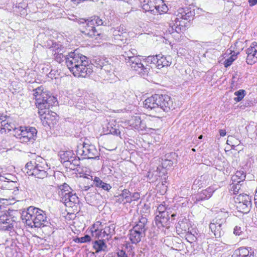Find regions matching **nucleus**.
I'll use <instances>...</instances> for the list:
<instances>
[{
	"label": "nucleus",
	"instance_id": "nucleus-24",
	"mask_svg": "<svg viewBox=\"0 0 257 257\" xmlns=\"http://www.w3.org/2000/svg\"><path fill=\"white\" fill-rule=\"evenodd\" d=\"M215 190L213 188L209 187L198 193L195 196L196 202L208 200L213 195Z\"/></svg>",
	"mask_w": 257,
	"mask_h": 257
},
{
	"label": "nucleus",
	"instance_id": "nucleus-4",
	"mask_svg": "<svg viewBox=\"0 0 257 257\" xmlns=\"http://www.w3.org/2000/svg\"><path fill=\"white\" fill-rule=\"evenodd\" d=\"M77 23L80 25V31L84 35L89 38L97 40L101 39L103 34L99 29H97L95 26H110L111 24L104 17L100 18L97 16H93L88 19L80 18Z\"/></svg>",
	"mask_w": 257,
	"mask_h": 257
},
{
	"label": "nucleus",
	"instance_id": "nucleus-6",
	"mask_svg": "<svg viewBox=\"0 0 257 257\" xmlns=\"http://www.w3.org/2000/svg\"><path fill=\"white\" fill-rule=\"evenodd\" d=\"M21 217L26 225L31 228H40L46 226L47 215L42 209L33 206L29 207L27 210L23 211Z\"/></svg>",
	"mask_w": 257,
	"mask_h": 257
},
{
	"label": "nucleus",
	"instance_id": "nucleus-1",
	"mask_svg": "<svg viewBox=\"0 0 257 257\" xmlns=\"http://www.w3.org/2000/svg\"><path fill=\"white\" fill-rule=\"evenodd\" d=\"M35 99V104L38 109V113L44 126L50 128L57 124L59 116L50 108L58 103L57 98L51 95L50 92L44 91L42 86L33 90Z\"/></svg>",
	"mask_w": 257,
	"mask_h": 257
},
{
	"label": "nucleus",
	"instance_id": "nucleus-29",
	"mask_svg": "<svg viewBox=\"0 0 257 257\" xmlns=\"http://www.w3.org/2000/svg\"><path fill=\"white\" fill-rule=\"evenodd\" d=\"M1 126L3 127H5L6 130H8V132L13 131V135H16V130L20 128V126L18 127H16V125L9 121V119L7 120L6 121H1Z\"/></svg>",
	"mask_w": 257,
	"mask_h": 257
},
{
	"label": "nucleus",
	"instance_id": "nucleus-28",
	"mask_svg": "<svg viewBox=\"0 0 257 257\" xmlns=\"http://www.w3.org/2000/svg\"><path fill=\"white\" fill-rule=\"evenodd\" d=\"M147 222L148 219L145 217L141 216L133 227L134 229H137L146 233V231L148 229V227L146 226Z\"/></svg>",
	"mask_w": 257,
	"mask_h": 257
},
{
	"label": "nucleus",
	"instance_id": "nucleus-38",
	"mask_svg": "<svg viewBox=\"0 0 257 257\" xmlns=\"http://www.w3.org/2000/svg\"><path fill=\"white\" fill-rule=\"evenodd\" d=\"M80 159H81V157L77 155L73 160L70 161L71 163H70L68 167L71 170H75L76 167L80 166Z\"/></svg>",
	"mask_w": 257,
	"mask_h": 257
},
{
	"label": "nucleus",
	"instance_id": "nucleus-22",
	"mask_svg": "<svg viewBox=\"0 0 257 257\" xmlns=\"http://www.w3.org/2000/svg\"><path fill=\"white\" fill-rule=\"evenodd\" d=\"M128 124L132 127L138 131H148L149 128H148L146 123L141 120L140 116H134L128 120Z\"/></svg>",
	"mask_w": 257,
	"mask_h": 257
},
{
	"label": "nucleus",
	"instance_id": "nucleus-41",
	"mask_svg": "<svg viewBox=\"0 0 257 257\" xmlns=\"http://www.w3.org/2000/svg\"><path fill=\"white\" fill-rule=\"evenodd\" d=\"M177 154L175 152H171L165 155L164 158L166 159L171 160L174 163H176Z\"/></svg>",
	"mask_w": 257,
	"mask_h": 257
},
{
	"label": "nucleus",
	"instance_id": "nucleus-2",
	"mask_svg": "<svg viewBox=\"0 0 257 257\" xmlns=\"http://www.w3.org/2000/svg\"><path fill=\"white\" fill-rule=\"evenodd\" d=\"M66 65L74 76L86 77L93 72L94 65L89 62L86 56L75 50L67 57Z\"/></svg>",
	"mask_w": 257,
	"mask_h": 257
},
{
	"label": "nucleus",
	"instance_id": "nucleus-31",
	"mask_svg": "<svg viewBox=\"0 0 257 257\" xmlns=\"http://www.w3.org/2000/svg\"><path fill=\"white\" fill-rule=\"evenodd\" d=\"M115 225L114 224H111L109 226H106L103 228V233L106 235V239L109 240L112 236L115 233Z\"/></svg>",
	"mask_w": 257,
	"mask_h": 257
},
{
	"label": "nucleus",
	"instance_id": "nucleus-64",
	"mask_svg": "<svg viewBox=\"0 0 257 257\" xmlns=\"http://www.w3.org/2000/svg\"><path fill=\"white\" fill-rule=\"evenodd\" d=\"M106 257H116L115 254H113L112 253H108Z\"/></svg>",
	"mask_w": 257,
	"mask_h": 257
},
{
	"label": "nucleus",
	"instance_id": "nucleus-36",
	"mask_svg": "<svg viewBox=\"0 0 257 257\" xmlns=\"http://www.w3.org/2000/svg\"><path fill=\"white\" fill-rule=\"evenodd\" d=\"M106 62L104 60L100 59H96L95 62V66L97 68H99L101 69H106V67H111L110 64H106Z\"/></svg>",
	"mask_w": 257,
	"mask_h": 257
},
{
	"label": "nucleus",
	"instance_id": "nucleus-21",
	"mask_svg": "<svg viewBox=\"0 0 257 257\" xmlns=\"http://www.w3.org/2000/svg\"><path fill=\"white\" fill-rule=\"evenodd\" d=\"M84 177L90 181H93V186L99 188H101L104 191H109L111 188V186L110 184L104 182L98 177L95 176L93 179L92 176L85 174Z\"/></svg>",
	"mask_w": 257,
	"mask_h": 257
},
{
	"label": "nucleus",
	"instance_id": "nucleus-17",
	"mask_svg": "<svg viewBox=\"0 0 257 257\" xmlns=\"http://www.w3.org/2000/svg\"><path fill=\"white\" fill-rule=\"evenodd\" d=\"M238 201L237 207L240 209V211L243 213H247L249 211L251 206V197L247 194H240L236 198Z\"/></svg>",
	"mask_w": 257,
	"mask_h": 257
},
{
	"label": "nucleus",
	"instance_id": "nucleus-8",
	"mask_svg": "<svg viewBox=\"0 0 257 257\" xmlns=\"http://www.w3.org/2000/svg\"><path fill=\"white\" fill-rule=\"evenodd\" d=\"M121 57H122L121 59L122 60L124 59L126 65L130 66L133 70L136 71L141 76L148 75L149 68L145 67L140 58L138 56L133 55L130 50L125 52Z\"/></svg>",
	"mask_w": 257,
	"mask_h": 257
},
{
	"label": "nucleus",
	"instance_id": "nucleus-13",
	"mask_svg": "<svg viewBox=\"0 0 257 257\" xmlns=\"http://www.w3.org/2000/svg\"><path fill=\"white\" fill-rule=\"evenodd\" d=\"M15 211L9 210L7 212L0 214V230L11 231L14 228L17 218L13 216Z\"/></svg>",
	"mask_w": 257,
	"mask_h": 257
},
{
	"label": "nucleus",
	"instance_id": "nucleus-42",
	"mask_svg": "<svg viewBox=\"0 0 257 257\" xmlns=\"http://www.w3.org/2000/svg\"><path fill=\"white\" fill-rule=\"evenodd\" d=\"M90 240L91 237L89 235L86 234L83 237L77 238L75 240V242L78 243H85L89 242Z\"/></svg>",
	"mask_w": 257,
	"mask_h": 257
},
{
	"label": "nucleus",
	"instance_id": "nucleus-30",
	"mask_svg": "<svg viewBox=\"0 0 257 257\" xmlns=\"http://www.w3.org/2000/svg\"><path fill=\"white\" fill-rule=\"evenodd\" d=\"M254 254L253 250L250 247H240L237 250H235V253L237 256H242V255H248L250 254Z\"/></svg>",
	"mask_w": 257,
	"mask_h": 257
},
{
	"label": "nucleus",
	"instance_id": "nucleus-61",
	"mask_svg": "<svg viewBox=\"0 0 257 257\" xmlns=\"http://www.w3.org/2000/svg\"><path fill=\"white\" fill-rule=\"evenodd\" d=\"M236 76H237V75ZM236 81H237V82L242 83L243 82L242 77H240V76H238V77H236Z\"/></svg>",
	"mask_w": 257,
	"mask_h": 257
},
{
	"label": "nucleus",
	"instance_id": "nucleus-63",
	"mask_svg": "<svg viewBox=\"0 0 257 257\" xmlns=\"http://www.w3.org/2000/svg\"><path fill=\"white\" fill-rule=\"evenodd\" d=\"M238 257H254V254H251V252H250V254L248 255H242V256H238Z\"/></svg>",
	"mask_w": 257,
	"mask_h": 257
},
{
	"label": "nucleus",
	"instance_id": "nucleus-7",
	"mask_svg": "<svg viewBox=\"0 0 257 257\" xmlns=\"http://www.w3.org/2000/svg\"><path fill=\"white\" fill-rule=\"evenodd\" d=\"M50 169L45 160L40 158L36 161L28 162L24 168V172L29 176H33L38 179H44L47 177Z\"/></svg>",
	"mask_w": 257,
	"mask_h": 257
},
{
	"label": "nucleus",
	"instance_id": "nucleus-54",
	"mask_svg": "<svg viewBox=\"0 0 257 257\" xmlns=\"http://www.w3.org/2000/svg\"><path fill=\"white\" fill-rule=\"evenodd\" d=\"M18 7L19 9L21 8L23 10H24L27 7V4L25 3H19L18 6H16Z\"/></svg>",
	"mask_w": 257,
	"mask_h": 257
},
{
	"label": "nucleus",
	"instance_id": "nucleus-58",
	"mask_svg": "<svg viewBox=\"0 0 257 257\" xmlns=\"http://www.w3.org/2000/svg\"><path fill=\"white\" fill-rule=\"evenodd\" d=\"M243 43L241 41H238L237 42H236V43L234 44V46L236 47H239L240 45H241L242 46Z\"/></svg>",
	"mask_w": 257,
	"mask_h": 257
},
{
	"label": "nucleus",
	"instance_id": "nucleus-47",
	"mask_svg": "<svg viewBox=\"0 0 257 257\" xmlns=\"http://www.w3.org/2000/svg\"><path fill=\"white\" fill-rule=\"evenodd\" d=\"M243 232L241 227L239 226L236 225L233 229V234L236 236H239Z\"/></svg>",
	"mask_w": 257,
	"mask_h": 257
},
{
	"label": "nucleus",
	"instance_id": "nucleus-56",
	"mask_svg": "<svg viewBox=\"0 0 257 257\" xmlns=\"http://www.w3.org/2000/svg\"><path fill=\"white\" fill-rule=\"evenodd\" d=\"M248 3L250 6H253L257 4V0H249Z\"/></svg>",
	"mask_w": 257,
	"mask_h": 257
},
{
	"label": "nucleus",
	"instance_id": "nucleus-62",
	"mask_svg": "<svg viewBox=\"0 0 257 257\" xmlns=\"http://www.w3.org/2000/svg\"><path fill=\"white\" fill-rule=\"evenodd\" d=\"M130 51L132 53L133 55L135 56L137 54V51L135 49H132L131 50H130Z\"/></svg>",
	"mask_w": 257,
	"mask_h": 257
},
{
	"label": "nucleus",
	"instance_id": "nucleus-49",
	"mask_svg": "<svg viewBox=\"0 0 257 257\" xmlns=\"http://www.w3.org/2000/svg\"><path fill=\"white\" fill-rule=\"evenodd\" d=\"M233 61L234 59L232 58V57L225 59L223 63L224 67L227 68L228 67L230 66L232 64Z\"/></svg>",
	"mask_w": 257,
	"mask_h": 257
},
{
	"label": "nucleus",
	"instance_id": "nucleus-35",
	"mask_svg": "<svg viewBox=\"0 0 257 257\" xmlns=\"http://www.w3.org/2000/svg\"><path fill=\"white\" fill-rule=\"evenodd\" d=\"M73 151H61L59 153V156L61 159V161L62 162L63 161L64 163H65L66 161L68 160L69 157H70V156H72Z\"/></svg>",
	"mask_w": 257,
	"mask_h": 257
},
{
	"label": "nucleus",
	"instance_id": "nucleus-3",
	"mask_svg": "<svg viewBox=\"0 0 257 257\" xmlns=\"http://www.w3.org/2000/svg\"><path fill=\"white\" fill-rule=\"evenodd\" d=\"M144 106L151 116L162 115V112H168L173 108V101L170 96L166 94H155L147 98L143 102Z\"/></svg>",
	"mask_w": 257,
	"mask_h": 257
},
{
	"label": "nucleus",
	"instance_id": "nucleus-39",
	"mask_svg": "<svg viewBox=\"0 0 257 257\" xmlns=\"http://www.w3.org/2000/svg\"><path fill=\"white\" fill-rule=\"evenodd\" d=\"M158 6L159 7V9H158L159 10L158 11V10L156 9L154 14L157 13L161 14V13H165L168 10L167 6L165 4H163V2L162 1L161 2H158Z\"/></svg>",
	"mask_w": 257,
	"mask_h": 257
},
{
	"label": "nucleus",
	"instance_id": "nucleus-10",
	"mask_svg": "<svg viewBox=\"0 0 257 257\" xmlns=\"http://www.w3.org/2000/svg\"><path fill=\"white\" fill-rule=\"evenodd\" d=\"M58 195L60 201L69 207H73L79 203V199L76 193L72 192V189L66 183L58 186Z\"/></svg>",
	"mask_w": 257,
	"mask_h": 257
},
{
	"label": "nucleus",
	"instance_id": "nucleus-51",
	"mask_svg": "<svg viewBox=\"0 0 257 257\" xmlns=\"http://www.w3.org/2000/svg\"><path fill=\"white\" fill-rule=\"evenodd\" d=\"M92 196H93L94 197V194H91L90 193H87L85 197V200L88 204H91L92 202L91 201V199L90 198Z\"/></svg>",
	"mask_w": 257,
	"mask_h": 257
},
{
	"label": "nucleus",
	"instance_id": "nucleus-18",
	"mask_svg": "<svg viewBox=\"0 0 257 257\" xmlns=\"http://www.w3.org/2000/svg\"><path fill=\"white\" fill-rule=\"evenodd\" d=\"M109 33L112 35L113 38L116 43H118L119 41L123 42L126 40L127 30L123 25H120L116 28H111Z\"/></svg>",
	"mask_w": 257,
	"mask_h": 257
},
{
	"label": "nucleus",
	"instance_id": "nucleus-5",
	"mask_svg": "<svg viewBox=\"0 0 257 257\" xmlns=\"http://www.w3.org/2000/svg\"><path fill=\"white\" fill-rule=\"evenodd\" d=\"M195 13L188 9L171 18L166 34H170L176 40H179L181 33L188 28L189 22L193 19Z\"/></svg>",
	"mask_w": 257,
	"mask_h": 257
},
{
	"label": "nucleus",
	"instance_id": "nucleus-48",
	"mask_svg": "<svg viewBox=\"0 0 257 257\" xmlns=\"http://www.w3.org/2000/svg\"><path fill=\"white\" fill-rule=\"evenodd\" d=\"M186 236H187L186 238L188 240L190 239V242L195 241L197 239V238L194 235V234H193L191 231H188Z\"/></svg>",
	"mask_w": 257,
	"mask_h": 257
},
{
	"label": "nucleus",
	"instance_id": "nucleus-23",
	"mask_svg": "<svg viewBox=\"0 0 257 257\" xmlns=\"http://www.w3.org/2000/svg\"><path fill=\"white\" fill-rule=\"evenodd\" d=\"M162 0H144L142 4V9L146 12L154 14L155 10H159L158 6V2H161Z\"/></svg>",
	"mask_w": 257,
	"mask_h": 257
},
{
	"label": "nucleus",
	"instance_id": "nucleus-14",
	"mask_svg": "<svg viewBox=\"0 0 257 257\" xmlns=\"http://www.w3.org/2000/svg\"><path fill=\"white\" fill-rule=\"evenodd\" d=\"M52 48L54 51L53 56L54 59L60 63L64 60L66 63L67 57H68L70 52H66V49L61 44L56 43H53Z\"/></svg>",
	"mask_w": 257,
	"mask_h": 257
},
{
	"label": "nucleus",
	"instance_id": "nucleus-12",
	"mask_svg": "<svg viewBox=\"0 0 257 257\" xmlns=\"http://www.w3.org/2000/svg\"><path fill=\"white\" fill-rule=\"evenodd\" d=\"M146 65L145 67L150 68H157L161 69L164 67L169 66L172 63V58L170 56H164L162 54L149 56L146 58Z\"/></svg>",
	"mask_w": 257,
	"mask_h": 257
},
{
	"label": "nucleus",
	"instance_id": "nucleus-53",
	"mask_svg": "<svg viewBox=\"0 0 257 257\" xmlns=\"http://www.w3.org/2000/svg\"><path fill=\"white\" fill-rule=\"evenodd\" d=\"M117 257H128L125 251L121 250L117 252Z\"/></svg>",
	"mask_w": 257,
	"mask_h": 257
},
{
	"label": "nucleus",
	"instance_id": "nucleus-19",
	"mask_svg": "<svg viewBox=\"0 0 257 257\" xmlns=\"http://www.w3.org/2000/svg\"><path fill=\"white\" fill-rule=\"evenodd\" d=\"M155 223L158 228H169L170 221V213L164 212L161 215H157L154 219Z\"/></svg>",
	"mask_w": 257,
	"mask_h": 257
},
{
	"label": "nucleus",
	"instance_id": "nucleus-16",
	"mask_svg": "<svg viewBox=\"0 0 257 257\" xmlns=\"http://www.w3.org/2000/svg\"><path fill=\"white\" fill-rule=\"evenodd\" d=\"M16 181H10L4 176H0V189L8 191L14 195L19 193V187Z\"/></svg>",
	"mask_w": 257,
	"mask_h": 257
},
{
	"label": "nucleus",
	"instance_id": "nucleus-32",
	"mask_svg": "<svg viewBox=\"0 0 257 257\" xmlns=\"http://www.w3.org/2000/svg\"><path fill=\"white\" fill-rule=\"evenodd\" d=\"M246 177L245 173L243 171H237L231 179L233 182H237L238 183L242 182L245 180Z\"/></svg>",
	"mask_w": 257,
	"mask_h": 257
},
{
	"label": "nucleus",
	"instance_id": "nucleus-34",
	"mask_svg": "<svg viewBox=\"0 0 257 257\" xmlns=\"http://www.w3.org/2000/svg\"><path fill=\"white\" fill-rule=\"evenodd\" d=\"M118 126L113 125L112 123H108L107 126L106 134H112L113 135H118L120 134L119 130L118 129Z\"/></svg>",
	"mask_w": 257,
	"mask_h": 257
},
{
	"label": "nucleus",
	"instance_id": "nucleus-25",
	"mask_svg": "<svg viewBox=\"0 0 257 257\" xmlns=\"http://www.w3.org/2000/svg\"><path fill=\"white\" fill-rule=\"evenodd\" d=\"M131 194V193L128 189H124L122 191L121 194L114 196L113 199L115 202L119 204L123 203L124 200H125V202L124 203H131L132 201V199L130 197Z\"/></svg>",
	"mask_w": 257,
	"mask_h": 257
},
{
	"label": "nucleus",
	"instance_id": "nucleus-43",
	"mask_svg": "<svg viewBox=\"0 0 257 257\" xmlns=\"http://www.w3.org/2000/svg\"><path fill=\"white\" fill-rule=\"evenodd\" d=\"M240 183H238L237 182L236 183H232V186L231 188V191H232L233 193L234 194H238L239 193V190L240 189L241 185Z\"/></svg>",
	"mask_w": 257,
	"mask_h": 257
},
{
	"label": "nucleus",
	"instance_id": "nucleus-40",
	"mask_svg": "<svg viewBox=\"0 0 257 257\" xmlns=\"http://www.w3.org/2000/svg\"><path fill=\"white\" fill-rule=\"evenodd\" d=\"M174 163L171 160L164 158V159H162V167L166 170H168L173 166Z\"/></svg>",
	"mask_w": 257,
	"mask_h": 257
},
{
	"label": "nucleus",
	"instance_id": "nucleus-26",
	"mask_svg": "<svg viewBox=\"0 0 257 257\" xmlns=\"http://www.w3.org/2000/svg\"><path fill=\"white\" fill-rule=\"evenodd\" d=\"M145 234V233L133 227L130 230L129 238L132 243L137 244L141 241L142 237Z\"/></svg>",
	"mask_w": 257,
	"mask_h": 257
},
{
	"label": "nucleus",
	"instance_id": "nucleus-15",
	"mask_svg": "<svg viewBox=\"0 0 257 257\" xmlns=\"http://www.w3.org/2000/svg\"><path fill=\"white\" fill-rule=\"evenodd\" d=\"M225 219L216 218L209 224V228L216 238H221L224 234V226Z\"/></svg>",
	"mask_w": 257,
	"mask_h": 257
},
{
	"label": "nucleus",
	"instance_id": "nucleus-46",
	"mask_svg": "<svg viewBox=\"0 0 257 257\" xmlns=\"http://www.w3.org/2000/svg\"><path fill=\"white\" fill-rule=\"evenodd\" d=\"M92 183H90L88 181L87 182V185L79 186V188L82 191H87L91 187L93 186V181H91Z\"/></svg>",
	"mask_w": 257,
	"mask_h": 257
},
{
	"label": "nucleus",
	"instance_id": "nucleus-59",
	"mask_svg": "<svg viewBox=\"0 0 257 257\" xmlns=\"http://www.w3.org/2000/svg\"><path fill=\"white\" fill-rule=\"evenodd\" d=\"M99 229L101 230V239L102 238H104V237H106V235H105V234H104V233H103V229L102 228H99Z\"/></svg>",
	"mask_w": 257,
	"mask_h": 257
},
{
	"label": "nucleus",
	"instance_id": "nucleus-57",
	"mask_svg": "<svg viewBox=\"0 0 257 257\" xmlns=\"http://www.w3.org/2000/svg\"><path fill=\"white\" fill-rule=\"evenodd\" d=\"M0 126H1L0 125ZM2 127H0V133L1 134H6V131H7V130H6V128L5 127H3L2 126Z\"/></svg>",
	"mask_w": 257,
	"mask_h": 257
},
{
	"label": "nucleus",
	"instance_id": "nucleus-52",
	"mask_svg": "<svg viewBox=\"0 0 257 257\" xmlns=\"http://www.w3.org/2000/svg\"><path fill=\"white\" fill-rule=\"evenodd\" d=\"M70 157H69V159H68V160H67L65 162V165L67 166H69V165H70V163H71L70 161L73 160L76 157V156L75 155V154L73 152V155L72 156H70Z\"/></svg>",
	"mask_w": 257,
	"mask_h": 257
},
{
	"label": "nucleus",
	"instance_id": "nucleus-60",
	"mask_svg": "<svg viewBox=\"0 0 257 257\" xmlns=\"http://www.w3.org/2000/svg\"><path fill=\"white\" fill-rule=\"evenodd\" d=\"M170 215H171V221L174 220L175 219V217L176 216V214L175 213H173L171 214V212H170Z\"/></svg>",
	"mask_w": 257,
	"mask_h": 257
},
{
	"label": "nucleus",
	"instance_id": "nucleus-11",
	"mask_svg": "<svg viewBox=\"0 0 257 257\" xmlns=\"http://www.w3.org/2000/svg\"><path fill=\"white\" fill-rule=\"evenodd\" d=\"M14 136L22 143L27 145L33 144L37 138V130L34 127L30 126H20V128L16 130Z\"/></svg>",
	"mask_w": 257,
	"mask_h": 257
},
{
	"label": "nucleus",
	"instance_id": "nucleus-45",
	"mask_svg": "<svg viewBox=\"0 0 257 257\" xmlns=\"http://www.w3.org/2000/svg\"><path fill=\"white\" fill-rule=\"evenodd\" d=\"M157 210L158 212V215H161L164 212H168L169 213L171 212L170 208L167 209L163 205H159Z\"/></svg>",
	"mask_w": 257,
	"mask_h": 257
},
{
	"label": "nucleus",
	"instance_id": "nucleus-37",
	"mask_svg": "<svg viewBox=\"0 0 257 257\" xmlns=\"http://www.w3.org/2000/svg\"><path fill=\"white\" fill-rule=\"evenodd\" d=\"M234 94L236 96V97L233 98V100L236 102L240 101L244 97L245 95V91L243 89H240L234 92Z\"/></svg>",
	"mask_w": 257,
	"mask_h": 257
},
{
	"label": "nucleus",
	"instance_id": "nucleus-44",
	"mask_svg": "<svg viewBox=\"0 0 257 257\" xmlns=\"http://www.w3.org/2000/svg\"><path fill=\"white\" fill-rule=\"evenodd\" d=\"M237 74L235 73L234 74L232 75V77L231 79L230 88L233 89H235L237 88V83L236 81V76Z\"/></svg>",
	"mask_w": 257,
	"mask_h": 257
},
{
	"label": "nucleus",
	"instance_id": "nucleus-9",
	"mask_svg": "<svg viewBox=\"0 0 257 257\" xmlns=\"http://www.w3.org/2000/svg\"><path fill=\"white\" fill-rule=\"evenodd\" d=\"M77 155L81 159L99 160L100 154L95 146L90 143L89 141L84 138L82 143L77 145Z\"/></svg>",
	"mask_w": 257,
	"mask_h": 257
},
{
	"label": "nucleus",
	"instance_id": "nucleus-55",
	"mask_svg": "<svg viewBox=\"0 0 257 257\" xmlns=\"http://www.w3.org/2000/svg\"><path fill=\"white\" fill-rule=\"evenodd\" d=\"M219 133L221 137H224L226 134L225 130L224 129L219 130Z\"/></svg>",
	"mask_w": 257,
	"mask_h": 257
},
{
	"label": "nucleus",
	"instance_id": "nucleus-20",
	"mask_svg": "<svg viewBox=\"0 0 257 257\" xmlns=\"http://www.w3.org/2000/svg\"><path fill=\"white\" fill-rule=\"evenodd\" d=\"M247 55L246 62L249 65H252L257 62V43L253 42L246 51Z\"/></svg>",
	"mask_w": 257,
	"mask_h": 257
},
{
	"label": "nucleus",
	"instance_id": "nucleus-50",
	"mask_svg": "<svg viewBox=\"0 0 257 257\" xmlns=\"http://www.w3.org/2000/svg\"><path fill=\"white\" fill-rule=\"evenodd\" d=\"M131 199H132V201L133 200H137L140 198V194L138 192H135L130 196Z\"/></svg>",
	"mask_w": 257,
	"mask_h": 257
},
{
	"label": "nucleus",
	"instance_id": "nucleus-33",
	"mask_svg": "<svg viewBox=\"0 0 257 257\" xmlns=\"http://www.w3.org/2000/svg\"><path fill=\"white\" fill-rule=\"evenodd\" d=\"M99 225H101V223L99 221L97 222L96 223L94 224L92 227L90 229L91 235L92 237L95 238H97L98 239L101 237V230L99 229L98 227L96 228V226Z\"/></svg>",
	"mask_w": 257,
	"mask_h": 257
},
{
	"label": "nucleus",
	"instance_id": "nucleus-27",
	"mask_svg": "<svg viewBox=\"0 0 257 257\" xmlns=\"http://www.w3.org/2000/svg\"><path fill=\"white\" fill-rule=\"evenodd\" d=\"M92 243L93 247L97 252L105 251L107 249V245L104 239L96 240L93 241Z\"/></svg>",
	"mask_w": 257,
	"mask_h": 257
}]
</instances>
